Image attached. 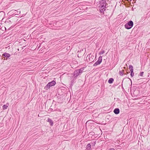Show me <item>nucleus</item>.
<instances>
[{"label":"nucleus","instance_id":"1","mask_svg":"<svg viewBox=\"0 0 150 150\" xmlns=\"http://www.w3.org/2000/svg\"><path fill=\"white\" fill-rule=\"evenodd\" d=\"M133 25V23L132 21H130L125 25V27L126 29H129L131 28Z\"/></svg>","mask_w":150,"mask_h":150},{"label":"nucleus","instance_id":"2","mask_svg":"<svg viewBox=\"0 0 150 150\" xmlns=\"http://www.w3.org/2000/svg\"><path fill=\"white\" fill-rule=\"evenodd\" d=\"M56 84V82L53 81L51 82H49L47 84L45 87V89L46 90H48L50 87Z\"/></svg>","mask_w":150,"mask_h":150},{"label":"nucleus","instance_id":"3","mask_svg":"<svg viewBox=\"0 0 150 150\" xmlns=\"http://www.w3.org/2000/svg\"><path fill=\"white\" fill-rule=\"evenodd\" d=\"M86 59L90 62H93L94 59V56L91 54H89L87 56Z\"/></svg>","mask_w":150,"mask_h":150},{"label":"nucleus","instance_id":"4","mask_svg":"<svg viewBox=\"0 0 150 150\" xmlns=\"http://www.w3.org/2000/svg\"><path fill=\"white\" fill-rule=\"evenodd\" d=\"M102 56H100L99 57L98 60L93 64V66H96L100 64L102 61Z\"/></svg>","mask_w":150,"mask_h":150},{"label":"nucleus","instance_id":"5","mask_svg":"<svg viewBox=\"0 0 150 150\" xmlns=\"http://www.w3.org/2000/svg\"><path fill=\"white\" fill-rule=\"evenodd\" d=\"M106 4L105 3L103 4H100L101 7L100 10L101 12H103L105 10Z\"/></svg>","mask_w":150,"mask_h":150},{"label":"nucleus","instance_id":"6","mask_svg":"<svg viewBox=\"0 0 150 150\" xmlns=\"http://www.w3.org/2000/svg\"><path fill=\"white\" fill-rule=\"evenodd\" d=\"M79 74V72H78V71H77V70H75L73 74V76L74 77V78L75 79H76L77 77L78 76Z\"/></svg>","mask_w":150,"mask_h":150},{"label":"nucleus","instance_id":"7","mask_svg":"<svg viewBox=\"0 0 150 150\" xmlns=\"http://www.w3.org/2000/svg\"><path fill=\"white\" fill-rule=\"evenodd\" d=\"M2 56L3 57H6V58H7L10 57V55L8 53H4L3 54Z\"/></svg>","mask_w":150,"mask_h":150},{"label":"nucleus","instance_id":"8","mask_svg":"<svg viewBox=\"0 0 150 150\" xmlns=\"http://www.w3.org/2000/svg\"><path fill=\"white\" fill-rule=\"evenodd\" d=\"M114 112L115 114H118L120 112V110L118 108H115L114 110Z\"/></svg>","mask_w":150,"mask_h":150},{"label":"nucleus","instance_id":"9","mask_svg":"<svg viewBox=\"0 0 150 150\" xmlns=\"http://www.w3.org/2000/svg\"><path fill=\"white\" fill-rule=\"evenodd\" d=\"M47 121L50 123V125L51 126H52L53 125V122L52 120L51 119L49 118H48L47 119Z\"/></svg>","mask_w":150,"mask_h":150},{"label":"nucleus","instance_id":"10","mask_svg":"<svg viewBox=\"0 0 150 150\" xmlns=\"http://www.w3.org/2000/svg\"><path fill=\"white\" fill-rule=\"evenodd\" d=\"M124 70H122L121 71H120L119 72V74L121 76H123L124 73Z\"/></svg>","mask_w":150,"mask_h":150},{"label":"nucleus","instance_id":"11","mask_svg":"<svg viewBox=\"0 0 150 150\" xmlns=\"http://www.w3.org/2000/svg\"><path fill=\"white\" fill-rule=\"evenodd\" d=\"M114 81V79L112 78H110L109 79L108 81V82L110 83H112Z\"/></svg>","mask_w":150,"mask_h":150},{"label":"nucleus","instance_id":"12","mask_svg":"<svg viewBox=\"0 0 150 150\" xmlns=\"http://www.w3.org/2000/svg\"><path fill=\"white\" fill-rule=\"evenodd\" d=\"M129 69H130V71H133V68L132 66L129 65Z\"/></svg>","mask_w":150,"mask_h":150},{"label":"nucleus","instance_id":"13","mask_svg":"<svg viewBox=\"0 0 150 150\" xmlns=\"http://www.w3.org/2000/svg\"><path fill=\"white\" fill-rule=\"evenodd\" d=\"M8 106V105H7V104L6 105H4L2 106L3 109L4 110L6 109L7 108Z\"/></svg>","mask_w":150,"mask_h":150},{"label":"nucleus","instance_id":"14","mask_svg":"<svg viewBox=\"0 0 150 150\" xmlns=\"http://www.w3.org/2000/svg\"><path fill=\"white\" fill-rule=\"evenodd\" d=\"M77 70L78 71V72L80 74V73H81L83 71V68H81L79 70Z\"/></svg>","mask_w":150,"mask_h":150},{"label":"nucleus","instance_id":"15","mask_svg":"<svg viewBox=\"0 0 150 150\" xmlns=\"http://www.w3.org/2000/svg\"><path fill=\"white\" fill-rule=\"evenodd\" d=\"M130 73H131V74H130L131 76V77H132L134 76V73L133 72V71H131Z\"/></svg>","mask_w":150,"mask_h":150},{"label":"nucleus","instance_id":"16","mask_svg":"<svg viewBox=\"0 0 150 150\" xmlns=\"http://www.w3.org/2000/svg\"><path fill=\"white\" fill-rule=\"evenodd\" d=\"M105 52L104 50H102V51H100V52L99 54H102L103 53H104Z\"/></svg>","mask_w":150,"mask_h":150},{"label":"nucleus","instance_id":"17","mask_svg":"<svg viewBox=\"0 0 150 150\" xmlns=\"http://www.w3.org/2000/svg\"><path fill=\"white\" fill-rule=\"evenodd\" d=\"M14 11H15V13H16L17 11H16V10H11V11H10V12H11V13H13Z\"/></svg>","mask_w":150,"mask_h":150},{"label":"nucleus","instance_id":"18","mask_svg":"<svg viewBox=\"0 0 150 150\" xmlns=\"http://www.w3.org/2000/svg\"><path fill=\"white\" fill-rule=\"evenodd\" d=\"M4 15V13L3 11H1L0 12V16L1 15Z\"/></svg>","mask_w":150,"mask_h":150},{"label":"nucleus","instance_id":"19","mask_svg":"<svg viewBox=\"0 0 150 150\" xmlns=\"http://www.w3.org/2000/svg\"><path fill=\"white\" fill-rule=\"evenodd\" d=\"M143 74H144V72H141L140 74V76H142Z\"/></svg>","mask_w":150,"mask_h":150},{"label":"nucleus","instance_id":"20","mask_svg":"<svg viewBox=\"0 0 150 150\" xmlns=\"http://www.w3.org/2000/svg\"><path fill=\"white\" fill-rule=\"evenodd\" d=\"M108 150H115L114 149L112 148H110V149H109Z\"/></svg>","mask_w":150,"mask_h":150},{"label":"nucleus","instance_id":"21","mask_svg":"<svg viewBox=\"0 0 150 150\" xmlns=\"http://www.w3.org/2000/svg\"><path fill=\"white\" fill-rule=\"evenodd\" d=\"M137 91H137V90H135L134 91V92H136Z\"/></svg>","mask_w":150,"mask_h":150},{"label":"nucleus","instance_id":"22","mask_svg":"<svg viewBox=\"0 0 150 150\" xmlns=\"http://www.w3.org/2000/svg\"><path fill=\"white\" fill-rule=\"evenodd\" d=\"M79 55H78V57H79ZM80 57H81V56H80Z\"/></svg>","mask_w":150,"mask_h":150},{"label":"nucleus","instance_id":"23","mask_svg":"<svg viewBox=\"0 0 150 150\" xmlns=\"http://www.w3.org/2000/svg\"><path fill=\"white\" fill-rule=\"evenodd\" d=\"M79 55H78V57H79ZM80 57H81V56H80Z\"/></svg>","mask_w":150,"mask_h":150}]
</instances>
